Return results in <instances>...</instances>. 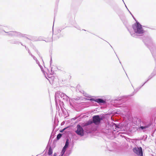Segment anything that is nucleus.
Masks as SVG:
<instances>
[{
    "instance_id": "obj_6",
    "label": "nucleus",
    "mask_w": 156,
    "mask_h": 156,
    "mask_svg": "<svg viewBox=\"0 0 156 156\" xmlns=\"http://www.w3.org/2000/svg\"><path fill=\"white\" fill-rule=\"evenodd\" d=\"M94 101L98 103H104L105 102V101L104 100L100 98L97 99L95 100Z\"/></svg>"
},
{
    "instance_id": "obj_2",
    "label": "nucleus",
    "mask_w": 156,
    "mask_h": 156,
    "mask_svg": "<svg viewBox=\"0 0 156 156\" xmlns=\"http://www.w3.org/2000/svg\"><path fill=\"white\" fill-rule=\"evenodd\" d=\"M77 130L75 132L78 135L83 136L84 134V130L83 128L80 125H78L76 126Z\"/></svg>"
},
{
    "instance_id": "obj_7",
    "label": "nucleus",
    "mask_w": 156,
    "mask_h": 156,
    "mask_svg": "<svg viewBox=\"0 0 156 156\" xmlns=\"http://www.w3.org/2000/svg\"><path fill=\"white\" fill-rule=\"evenodd\" d=\"M52 149L51 147H50L49 148L48 154L49 155H51L52 153Z\"/></svg>"
},
{
    "instance_id": "obj_8",
    "label": "nucleus",
    "mask_w": 156,
    "mask_h": 156,
    "mask_svg": "<svg viewBox=\"0 0 156 156\" xmlns=\"http://www.w3.org/2000/svg\"><path fill=\"white\" fill-rule=\"evenodd\" d=\"M69 140L68 139H67L66 140V143L65 144V145L64 147L66 148L68 147V146L69 145Z\"/></svg>"
},
{
    "instance_id": "obj_5",
    "label": "nucleus",
    "mask_w": 156,
    "mask_h": 156,
    "mask_svg": "<svg viewBox=\"0 0 156 156\" xmlns=\"http://www.w3.org/2000/svg\"><path fill=\"white\" fill-rule=\"evenodd\" d=\"M93 123L92 120H89L87 122L83 123L82 126H87Z\"/></svg>"
},
{
    "instance_id": "obj_10",
    "label": "nucleus",
    "mask_w": 156,
    "mask_h": 156,
    "mask_svg": "<svg viewBox=\"0 0 156 156\" xmlns=\"http://www.w3.org/2000/svg\"><path fill=\"white\" fill-rule=\"evenodd\" d=\"M66 148L65 147H63L62 152V154H63L64 153L65 151H66Z\"/></svg>"
},
{
    "instance_id": "obj_12",
    "label": "nucleus",
    "mask_w": 156,
    "mask_h": 156,
    "mask_svg": "<svg viewBox=\"0 0 156 156\" xmlns=\"http://www.w3.org/2000/svg\"><path fill=\"white\" fill-rule=\"evenodd\" d=\"M65 129V128L63 130H61L60 131L61 132H62Z\"/></svg>"
},
{
    "instance_id": "obj_1",
    "label": "nucleus",
    "mask_w": 156,
    "mask_h": 156,
    "mask_svg": "<svg viewBox=\"0 0 156 156\" xmlns=\"http://www.w3.org/2000/svg\"><path fill=\"white\" fill-rule=\"evenodd\" d=\"M133 27L134 31L136 34H142L144 32L142 26L138 22H137L136 23L133 24Z\"/></svg>"
},
{
    "instance_id": "obj_11",
    "label": "nucleus",
    "mask_w": 156,
    "mask_h": 156,
    "mask_svg": "<svg viewBox=\"0 0 156 156\" xmlns=\"http://www.w3.org/2000/svg\"><path fill=\"white\" fill-rule=\"evenodd\" d=\"M147 127H148V126H140V128L142 129H145Z\"/></svg>"
},
{
    "instance_id": "obj_9",
    "label": "nucleus",
    "mask_w": 156,
    "mask_h": 156,
    "mask_svg": "<svg viewBox=\"0 0 156 156\" xmlns=\"http://www.w3.org/2000/svg\"><path fill=\"white\" fill-rule=\"evenodd\" d=\"M62 136V134L61 133L58 134L57 136V140H59Z\"/></svg>"
},
{
    "instance_id": "obj_3",
    "label": "nucleus",
    "mask_w": 156,
    "mask_h": 156,
    "mask_svg": "<svg viewBox=\"0 0 156 156\" xmlns=\"http://www.w3.org/2000/svg\"><path fill=\"white\" fill-rule=\"evenodd\" d=\"M133 151L138 155L140 156H143V151L142 148L135 147L133 149Z\"/></svg>"
},
{
    "instance_id": "obj_4",
    "label": "nucleus",
    "mask_w": 156,
    "mask_h": 156,
    "mask_svg": "<svg viewBox=\"0 0 156 156\" xmlns=\"http://www.w3.org/2000/svg\"><path fill=\"white\" fill-rule=\"evenodd\" d=\"M101 119L100 118L99 116L98 115H96L94 116L93 117V123H94L95 124H99L101 121Z\"/></svg>"
},
{
    "instance_id": "obj_13",
    "label": "nucleus",
    "mask_w": 156,
    "mask_h": 156,
    "mask_svg": "<svg viewBox=\"0 0 156 156\" xmlns=\"http://www.w3.org/2000/svg\"><path fill=\"white\" fill-rule=\"evenodd\" d=\"M56 156V153H54L53 156Z\"/></svg>"
}]
</instances>
